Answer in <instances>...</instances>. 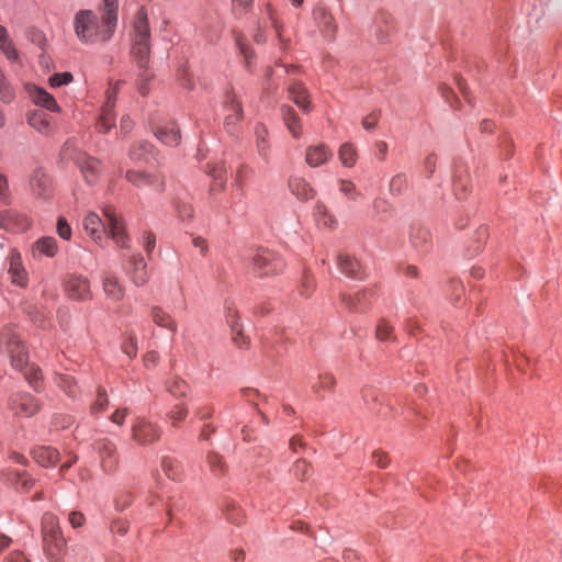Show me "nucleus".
<instances>
[{"instance_id":"obj_1","label":"nucleus","mask_w":562,"mask_h":562,"mask_svg":"<svg viewBox=\"0 0 562 562\" xmlns=\"http://www.w3.org/2000/svg\"><path fill=\"white\" fill-rule=\"evenodd\" d=\"M117 0H103L101 22L91 10H80L74 16V31L83 44L106 43L114 34L117 24Z\"/></svg>"},{"instance_id":"obj_2","label":"nucleus","mask_w":562,"mask_h":562,"mask_svg":"<svg viewBox=\"0 0 562 562\" xmlns=\"http://www.w3.org/2000/svg\"><path fill=\"white\" fill-rule=\"evenodd\" d=\"M102 214L103 218L95 212L87 213L82 221L85 232L98 244H101L106 233H109L117 246L126 247L127 237L115 211L106 207L102 211Z\"/></svg>"},{"instance_id":"obj_3","label":"nucleus","mask_w":562,"mask_h":562,"mask_svg":"<svg viewBox=\"0 0 562 562\" xmlns=\"http://www.w3.org/2000/svg\"><path fill=\"white\" fill-rule=\"evenodd\" d=\"M133 55L144 64L149 56V37L150 31L148 25V14L144 7L139 8L135 13L133 21Z\"/></svg>"},{"instance_id":"obj_4","label":"nucleus","mask_w":562,"mask_h":562,"mask_svg":"<svg viewBox=\"0 0 562 562\" xmlns=\"http://www.w3.org/2000/svg\"><path fill=\"white\" fill-rule=\"evenodd\" d=\"M0 350L9 355L11 366L16 370H22L26 364V353L15 333L11 329H4L0 334Z\"/></svg>"},{"instance_id":"obj_5","label":"nucleus","mask_w":562,"mask_h":562,"mask_svg":"<svg viewBox=\"0 0 562 562\" xmlns=\"http://www.w3.org/2000/svg\"><path fill=\"white\" fill-rule=\"evenodd\" d=\"M117 85L110 86L105 92V101L101 108L97 128L100 132L106 133L114 126V105H115V97L117 94Z\"/></svg>"},{"instance_id":"obj_6","label":"nucleus","mask_w":562,"mask_h":562,"mask_svg":"<svg viewBox=\"0 0 562 562\" xmlns=\"http://www.w3.org/2000/svg\"><path fill=\"white\" fill-rule=\"evenodd\" d=\"M10 408L16 415L30 417L37 412L38 404L30 394L20 393L11 398Z\"/></svg>"},{"instance_id":"obj_7","label":"nucleus","mask_w":562,"mask_h":562,"mask_svg":"<svg viewBox=\"0 0 562 562\" xmlns=\"http://www.w3.org/2000/svg\"><path fill=\"white\" fill-rule=\"evenodd\" d=\"M333 153L325 144H314L306 148L305 161L310 167L316 168L330 160Z\"/></svg>"},{"instance_id":"obj_8","label":"nucleus","mask_w":562,"mask_h":562,"mask_svg":"<svg viewBox=\"0 0 562 562\" xmlns=\"http://www.w3.org/2000/svg\"><path fill=\"white\" fill-rule=\"evenodd\" d=\"M26 90L30 98L35 104L41 105L53 112H60V106L57 104L55 98L44 89L37 86L27 85Z\"/></svg>"},{"instance_id":"obj_9","label":"nucleus","mask_w":562,"mask_h":562,"mask_svg":"<svg viewBox=\"0 0 562 562\" xmlns=\"http://www.w3.org/2000/svg\"><path fill=\"white\" fill-rule=\"evenodd\" d=\"M9 261V274L12 283L25 286L27 284V272L23 267L21 255L18 251H12Z\"/></svg>"},{"instance_id":"obj_10","label":"nucleus","mask_w":562,"mask_h":562,"mask_svg":"<svg viewBox=\"0 0 562 562\" xmlns=\"http://www.w3.org/2000/svg\"><path fill=\"white\" fill-rule=\"evenodd\" d=\"M252 263L261 274L276 273L281 269V265L274 262V256L268 250L256 254L252 258Z\"/></svg>"},{"instance_id":"obj_11","label":"nucleus","mask_w":562,"mask_h":562,"mask_svg":"<svg viewBox=\"0 0 562 562\" xmlns=\"http://www.w3.org/2000/svg\"><path fill=\"white\" fill-rule=\"evenodd\" d=\"M66 291L75 300H85L90 295V285L86 278L72 276L67 281Z\"/></svg>"},{"instance_id":"obj_12","label":"nucleus","mask_w":562,"mask_h":562,"mask_svg":"<svg viewBox=\"0 0 562 562\" xmlns=\"http://www.w3.org/2000/svg\"><path fill=\"white\" fill-rule=\"evenodd\" d=\"M78 165L86 182L89 184L94 183L100 173V161L90 156L81 155L78 158Z\"/></svg>"},{"instance_id":"obj_13","label":"nucleus","mask_w":562,"mask_h":562,"mask_svg":"<svg viewBox=\"0 0 562 562\" xmlns=\"http://www.w3.org/2000/svg\"><path fill=\"white\" fill-rule=\"evenodd\" d=\"M44 540V550L47 559L50 562H60L61 553L65 547V540L61 535L54 536L49 538H45Z\"/></svg>"},{"instance_id":"obj_14","label":"nucleus","mask_w":562,"mask_h":562,"mask_svg":"<svg viewBox=\"0 0 562 562\" xmlns=\"http://www.w3.org/2000/svg\"><path fill=\"white\" fill-rule=\"evenodd\" d=\"M133 438L146 445L158 438V431L153 424L142 420L133 427Z\"/></svg>"},{"instance_id":"obj_15","label":"nucleus","mask_w":562,"mask_h":562,"mask_svg":"<svg viewBox=\"0 0 562 562\" xmlns=\"http://www.w3.org/2000/svg\"><path fill=\"white\" fill-rule=\"evenodd\" d=\"M156 137L164 144L175 146L179 144L180 132L175 123H166L160 125L156 132Z\"/></svg>"},{"instance_id":"obj_16","label":"nucleus","mask_w":562,"mask_h":562,"mask_svg":"<svg viewBox=\"0 0 562 562\" xmlns=\"http://www.w3.org/2000/svg\"><path fill=\"white\" fill-rule=\"evenodd\" d=\"M290 190L299 200L307 201L314 196V190L302 177H292L289 182Z\"/></svg>"},{"instance_id":"obj_17","label":"nucleus","mask_w":562,"mask_h":562,"mask_svg":"<svg viewBox=\"0 0 562 562\" xmlns=\"http://www.w3.org/2000/svg\"><path fill=\"white\" fill-rule=\"evenodd\" d=\"M32 453L35 461L43 467L55 465L59 459L58 451L52 447H36L33 449Z\"/></svg>"},{"instance_id":"obj_18","label":"nucleus","mask_w":562,"mask_h":562,"mask_svg":"<svg viewBox=\"0 0 562 562\" xmlns=\"http://www.w3.org/2000/svg\"><path fill=\"white\" fill-rule=\"evenodd\" d=\"M33 256L54 257L58 251V245L53 237H42L32 247Z\"/></svg>"},{"instance_id":"obj_19","label":"nucleus","mask_w":562,"mask_h":562,"mask_svg":"<svg viewBox=\"0 0 562 562\" xmlns=\"http://www.w3.org/2000/svg\"><path fill=\"white\" fill-rule=\"evenodd\" d=\"M314 20L317 23L321 31L325 34H333L336 30L334 18L324 8H317L314 10Z\"/></svg>"},{"instance_id":"obj_20","label":"nucleus","mask_w":562,"mask_h":562,"mask_svg":"<svg viewBox=\"0 0 562 562\" xmlns=\"http://www.w3.org/2000/svg\"><path fill=\"white\" fill-rule=\"evenodd\" d=\"M103 290L105 295L113 301H119L124 295V290L116 277L110 273L105 274L103 278Z\"/></svg>"},{"instance_id":"obj_21","label":"nucleus","mask_w":562,"mask_h":562,"mask_svg":"<svg viewBox=\"0 0 562 562\" xmlns=\"http://www.w3.org/2000/svg\"><path fill=\"white\" fill-rule=\"evenodd\" d=\"M30 186L35 194L43 195L48 190L50 181L44 171L37 169L31 177Z\"/></svg>"},{"instance_id":"obj_22","label":"nucleus","mask_w":562,"mask_h":562,"mask_svg":"<svg viewBox=\"0 0 562 562\" xmlns=\"http://www.w3.org/2000/svg\"><path fill=\"white\" fill-rule=\"evenodd\" d=\"M338 157L344 167L352 168L357 162L358 153L351 143H344L338 149Z\"/></svg>"},{"instance_id":"obj_23","label":"nucleus","mask_w":562,"mask_h":562,"mask_svg":"<svg viewBox=\"0 0 562 562\" xmlns=\"http://www.w3.org/2000/svg\"><path fill=\"white\" fill-rule=\"evenodd\" d=\"M27 122L33 128L37 130L42 134H47L52 130L48 116L40 111L30 114Z\"/></svg>"},{"instance_id":"obj_24","label":"nucleus","mask_w":562,"mask_h":562,"mask_svg":"<svg viewBox=\"0 0 562 562\" xmlns=\"http://www.w3.org/2000/svg\"><path fill=\"white\" fill-rule=\"evenodd\" d=\"M132 280L136 285H143L148 280V271L146 262L142 257H137L133 261V270L131 272Z\"/></svg>"},{"instance_id":"obj_25","label":"nucleus","mask_w":562,"mask_h":562,"mask_svg":"<svg viewBox=\"0 0 562 562\" xmlns=\"http://www.w3.org/2000/svg\"><path fill=\"white\" fill-rule=\"evenodd\" d=\"M226 319L232 327L234 334V342L238 346V348H245L248 345V341L245 337H241V330L237 322L236 312H234L232 308H227Z\"/></svg>"},{"instance_id":"obj_26","label":"nucleus","mask_w":562,"mask_h":562,"mask_svg":"<svg viewBox=\"0 0 562 562\" xmlns=\"http://www.w3.org/2000/svg\"><path fill=\"white\" fill-rule=\"evenodd\" d=\"M153 322L164 328H167L175 333L177 330V325L170 314L165 312L159 307H155L151 313Z\"/></svg>"},{"instance_id":"obj_27","label":"nucleus","mask_w":562,"mask_h":562,"mask_svg":"<svg viewBox=\"0 0 562 562\" xmlns=\"http://www.w3.org/2000/svg\"><path fill=\"white\" fill-rule=\"evenodd\" d=\"M43 539L54 536H59L60 530L58 526V519L55 515L46 513L42 519Z\"/></svg>"},{"instance_id":"obj_28","label":"nucleus","mask_w":562,"mask_h":562,"mask_svg":"<svg viewBox=\"0 0 562 562\" xmlns=\"http://www.w3.org/2000/svg\"><path fill=\"white\" fill-rule=\"evenodd\" d=\"M225 111H226V115H225L226 126L235 125L236 122L240 119V113H241L240 104L235 99V97L229 98V100L227 101V103L225 105Z\"/></svg>"},{"instance_id":"obj_29","label":"nucleus","mask_w":562,"mask_h":562,"mask_svg":"<svg viewBox=\"0 0 562 562\" xmlns=\"http://www.w3.org/2000/svg\"><path fill=\"white\" fill-rule=\"evenodd\" d=\"M0 49L7 56L8 59H18V52L9 37L8 31L2 25H0Z\"/></svg>"},{"instance_id":"obj_30","label":"nucleus","mask_w":562,"mask_h":562,"mask_svg":"<svg viewBox=\"0 0 562 562\" xmlns=\"http://www.w3.org/2000/svg\"><path fill=\"white\" fill-rule=\"evenodd\" d=\"M315 218H316L317 224L324 228L331 229L337 224L336 218L322 204L316 205Z\"/></svg>"},{"instance_id":"obj_31","label":"nucleus","mask_w":562,"mask_h":562,"mask_svg":"<svg viewBox=\"0 0 562 562\" xmlns=\"http://www.w3.org/2000/svg\"><path fill=\"white\" fill-rule=\"evenodd\" d=\"M283 120L288 127V131L292 134L293 137L297 138L301 135V124L295 115L294 111L291 108H286L283 111Z\"/></svg>"},{"instance_id":"obj_32","label":"nucleus","mask_w":562,"mask_h":562,"mask_svg":"<svg viewBox=\"0 0 562 562\" xmlns=\"http://www.w3.org/2000/svg\"><path fill=\"white\" fill-rule=\"evenodd\" d=\"M338 266L342 273L348 277H355L358 270V262L348 255L338 256Z\"/></svg>"},{"instance_id":"obj_33","label":"nucleus","mask_w":562,"mask_h":562,"mask_svg":"<svg viewBox=\"0 0 562 562\" xmlns=\"http://www.w3.org/2000/svg\"><path fill=\"white\" fill-rule=\"evenodd\" d=\"M338 188L339 192L349 200H356L360 195V192L351 180L340 179L338 181Z\"/></svg>"},{"instance_id":"obj_34","label":"nucleus","mask_w":562,"mask_h":562,"mask_svg":"<svg viewBox=\"0 0 562 562\" xmlns=\"http://www.w3.org/2000/svg\"><path fill=\"white\" fill-rule=\"evenodd\" d=\"M290 94L293 101L304 110H307L306 100L307 94L305 89L301 85H294L290 88Z\"/></svg>"},{"instance_id":"obj_35","label":"nucleus","mask_w":562,"mask_h":562,"mask_svg":"<svg viewBox=\"0 0 562 562\" xmlns=\"http://www.w3.org/2000/svg\"><path fill=\"white\" fill-rule=\"evenodd\" d=\"M72 79H74L72 75L68 71H65V72L54 74L52 77H49L48 82L52 88H58V87L66 86V85L70 83L72 81Z\"/></svg>"},{"instance_id":"obj_36","label":"nucleus","mask_w":562,"mask_h":562,"mask_svg":"<svg viewBox=\"0 0 562 562\" xmlns=\"http://www.w3.org/2000/svg\"><path fill=\"white\" fill-rule=\"evenodd\" d=\"M407 184L406 176L403 173H398L394 176L390 181V191L392 194L402 193Z\"/></svg>"},{"instance_id":"obj_37","label":"nucleus","mask_w":562,"mask_h":562,"mask_svg":"<svg viewBox=\"0 0 562 562\" xmlns=\"http://www.w3.org/2000/svg\"><path fill=\"white\" fill-rule=\"evenodd\" d=\"M126 178L137 187L150 183V178L140 171L131 170L126 173Z\"/></svg>"},{"instance_id":"obj_38","label":"nucleus","mask_w":562,"mask_h":562,"mask_svg":"<svg viewBox=\"0 0 562 562\" xmlns=\"http://www.w3.org/2000/svg\"><path fill=\"white\" fill-rule=\"evenodd\" d=\"M57 234L65 240H69L71 238V227L64 217H59L57 221Z\"/></svg>"},{"instance_id":"obj_39","label":"nucleus","mask_w":562,"mask_h":562,"mask_svg":"<svg viewBox=\"0 0 562 562\" xmlns=\"http://www.w3.org/2000/svg\"><path fill=\"white\" fill-rule=\"evenodd\" d=\"M188 389V385L183 381H175L169 385V392L173 396H184Z\"/></svg>"},{"instance_id":"obj_40","label":"nucleus","mask_w":562,"mask_h":562,"mask_svg":"<svg viewBox=\"0 0 562 562\" xmlns=\"http://www.w3.org/2000/svg\"><path fill=\"white\" fill-rule=\"evenodd\" d=\"M123 352L128 357L133 358L137 353V345L134 337H128V339L122 346Z\"/></svg>"},{"instance_id":"obj_41","label":"nucleus","mask_w":562,"mask_h":562,"mask_svg":"<svg viewBox=\"0 0 562 562\" xmlns=\"http://www.w3.org/2000/svg\"><path fill=\"white\" fill-rule=\"evenodd\" d=\"M266 130L263 127H258L256 130V137H257V147L260 155H263L267 149V143L265 139Z\"/></svg>"},{"instance_id":"obj_42","label":"nucleus","mask_w":562,"mask_h":562,"mask_svg":"<svg viewBox=\"0 0 562 562\" xmlns=\"http://www.w3.org/2000/svg\"><path fill=\"white\" fill-rule=\"evenodd\" d=\"M68 520L74 528L82 527L86 521L85 516L79 512H70Z\"/></svg>"},{"instance_id":"obj_43","label":"nucleus","mask_w":562,"mask_h":562,"mask_svg":"<svg viewBox=\"0 0 562 562\" xmlns=\"http://www.w3.org/2000/svg\"><path fill=\"white\" fill-rule=\"evenodd\" d=\"M10 198V189L8 178L0 173V199L7 201Z\"/></svg>"},{"instance_id":"obj_44","label":"nucleus","mask_w":562,"mask_h":562,"mask_svg":"<svg viewBox=\"0 0 562 562\" xmlns=\"http://www.w3.org/2000/svg\"><path fill=\"white\" fill-rule=\"evenodd\" d=\"M209 173L215 181H218V186L223 184L226 171L222 166L213 167L209 170Z\"/></svg>"},{"instance_id":"obj_45","label":"nucleus","mask_w":562,"mask_h":562,"mask_svg":"<svg viewBox=\"0 0 562 562\" xmlns=\"http://www.w3.org/2000/svg\"><path fill=\"white\" fill-rule=\"evenodd\" d=\"M378 124V114L371 113L363 117L362 126L367 131H372Z\"/></svg>"},{"instance_id":"obj_46","label":"nucleus","mask_w":562,"mask_h":562,"mask_svg":"<svg viewBox=\"0 0 562 562\" xmlns=\"http://www.w3.org/2000/svg\"><path fill=\"white\" fill-rule=\"evenodd\" d=\"M186 409L182 408L181 406H175L171 412L169 413V418L176 423V422H179L181 420L182 418H184L186 416Z\"/></svg>"},{"instance_id":"obj_47","label":"nucleus","mask_w":562,"mask_h":562,"mask_svg":"<svg viewBox=\"0 0 562 562\" xmlns=\"http://www.w3.org/2000/svg\"><path fill=\"white\" fill-rule=\"evenodd\" d=\"M58 383L65 391H67L69 394H72L71 387L75 384V381L70 375L60 376Z\"/></svg>"},{"instance_id":"obj_48","label":"nucleus","mask_w":562,"mask_h":562,"mask_svg":"<svg viewBox=\"0 0 562 562\" xmlns=\"http://www.w3.org/2000/svg\"><path fill=\"white\" fill-rule=\"evenodd\" d=\"M390 333H391V327L386 323L379 324V326L376 328V337L380 340L386 339L389 337Z\"/></svg>"},{"instance_id":"obj_49","label":"nucleus","mask_w":562,"mask_h":562,"mask_svg":"<svg viewBox=\"0 0 562 562\" xmlns=\"http://www.w3.org/2000/svg\"><path fill=\"white\" fill-rule=\"evenodd\" d=\"M106 403H108V400H106L105 395L100 392L98 400L95 401V403L92 406V412L97 413V412L103 411L104 407L106 406Z\"/></svg>"},{"instance_id":"obj_50","label":"nucleus","mask_w":562,"mask_h":562,"mask_svg":"<svg viewBox=\"0 0 562 562\" xmlns=\"http://www.w3.org/2000/svg\"><path fill=\"white\" fill-rule=\"evenodd\" d=\"M127 414V411L126 408H123V409H117L115 413H113V415L111 416V420L116 424V425H121L125 418Z\"/></svg>"},{"instance_id":"obj_51","label":"nucleus","mask_w":562,"mask_h":562,"mask_svg":"<svg viewBox=\"0 0 562 562\" xmlns=\"http://www.w3.org/2000/svg\"><path fill=\"white\" fill-rule=\"evenodd\" d=\"M156 239L151 234H146L144 236V247L147 252H150L153 248L155 247Z\"/></svg>"},{"instance_id":"obj_52","label":"nucleus","mask_w":562,"mask_h":562,"mask_svg":"<svg viewBox=\"0 0 562 562\" xmlns=\"http://www.w3.org/2000/svg\"><path fill=\"white\" fill-rule=\"evenodd\" d=\"M173 465H175V462L172 460L164 459L162 469L167 473V475L172 479L176 477V475L172 473Z\"/></svg>"},{"instance_id":"obj_53","label":"nucleus","mask_w":562,"mask_h":562,"mask_svg":"<svg viewBox=\"0 0 562 562\" xmlns=\"http://www.w3.org/2000/svg\"><path fill=\"white\" fill-rule=\"evenodd\" d=\"M157 360H158V355L154 351L146 353V356L144 358V362L147 368L154 367L156 364Z\"/></svg>"},{"instance_id":"obj_54","label":"nucleus","mask_w":562,"mask_h":562,"mask_svg":"<svg viewBox=\"0 0 562 562\" xmlns=\"http://www.w3.org/2000/svg\"><path fill=\"white\" fill-rule=\"evenodd\" d=\"M11 218V213L9 211H4L0 213V227L11 229L9 224V220Z\"/></svg>"},{"instance_id":"obj_55","label":"nucleus","mask_w":562,"mask_h":562,"mask_svg":"<svg viewBox=\"0 0 562 562\" xmlns=\"http://www.w3.org/2000/svg\"><path fill=\"white\" fill-rule=\"evenodd\" d=\"M7 562H27L26 558L22 552H12L8 558Z\"/></svg>"},{"instance_id":"obj_56","label":"nucleus","mask_w":562,"mask_h":562,"mask_svg":"<svg viewBox=\"0 0 562 562\" xmlns=\"http://www.w3.org/2000/svg\"><path fill=\"white\" fill-rule=\"evenodd\" d=\"M193 245L195 248L200 249V251L202 254H204L207 249V245H206V241L205 239L201 238V237H196L193 239Z\"/></svg>"},{"instance_id":"obj_57","label":"nucleus","mask_w":562,"mask_h":562,"mask_svg":"<svg viewBox=\"0 0 562 562\" xmlns=\"http://www.w3.org/2000/svg\"><path fill=\"white\" fill-rule=\"evenodd\" d=\"M120 128L123 133H127L132 128V122L128 116H123L121 119Z\"/></svg>"},{"instance_id":"obj_58","label":"nucleus","mask_w":562,"mask_h":562,"mask_svg":"<svg viewBox=\"0 0 562 562\" xmlns=\"http://www.w3.org/2000/svg\"><path fill=\"white\" fill-rule=\"evenodd\" d=\"M38 370L35 368H31L30 371L25 373V376L31 384H34V382L38 379Z\"/></svg>"},{"instance_id":"obj_59","label":"nucleus","mask_w":562,"mask_h":562,"mask_svg":"<svg viewBox=\"0 0 562 562\" xmlns=\"http://www.w3.org/2000/svg\"><path fill=\"white\" fill-rule=\"evenodd\" d=\"M375 148L378 150V153L381 155V157L383 158L387 151V145L385 142H378L375 144Z\"/></svg>"},{"instance_id":"obj_60","label":"nucleus","mask_w":562,"mask_h":562,"mask_svg":"<svg viewBox=\"0 0 562 562\" xmlns=\"http://www.w3.org/2000/svg\"><path fill=\"white\" fill-rule=\"evenodd\" d=\"M374 460L378 467L383 468L386 465V458L381 453L374 454Z\"/></svg>"},{"instance_id":"obj_61","label":"nucleus","mask_w":562,"mask_h":562,"mask_svg":"<svg viewBox=\"0 0 562 562\" xmlns=\"http://www.w3.org/2000/svg\"><path fill=\"white\" fill-rule=\"evenodd\" d=\"M11 540L9 537L1 535L0 536V552L9 547Z\"/></svg>"},{"instance_id":"obj_62","label":"nucleus","mask_w":562,"mask_h":562,"mask_svg":"<svg viewBox=\"0 0 562 562\" xmlns=\"http://www.w3.org/2000/svg\"><path fill=\"white\" fill-rule=\"evenodd\" d=\"M102 449H104V452H105L106 454H109V456L114 451V447H113V445H112V443H110V442H103V443H102V447H101V446L99 447V450H100V451H102Z\"/></svg>"},{"instance_id":"obj_63","label":"nucleus","mask_w":562,"mask_h":562,"mask_svg":"<svg viewBox=\"0 0 562 562\" xmlns=\"http://www.w3.org/2000/svg\"><path fill=\"white\" fill-rule=\"evenodd\" d=\"M232 1H233L234 5L240 7L243 9L247 8L251 3V0H232Z\"/></svg>"},{"instance_id":"obj_64","label":"nucleus","mask_w":562,"mask_h":562,"mask_svg":"<svg viewBox=\"0 0 562 562\" xmlns=\"http://www.w3.org/2000/svg\"><path fill=\"white\" fill-rule=\"evenodd\" d=\"M191 215H192V211H191V209H190V207H186V209L183 210V212H182V211H180V216H181V217H190Z\"/></svg>"}]
</instances>
